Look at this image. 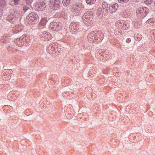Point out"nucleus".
Listing matches in <instances>:
<instances>
[{"instance_id": "obj_1", "label": "nucleus", "mask_w": 155, "mask_h": 155, "mask_svg": "<svg viewBox=\"0 0 155 155\" xmlns=\"http://www.w3.org/2000/svg\"><path fill=\"white\" fill-rule=\"evenodd\" d=\"M26 18L30 21L32 22L35 21V22L36 21H38L39 17L37 14L34 13H31L29 14L27 16Z\"/></svg>"}, {"instance_id": "obj_2", "label": "nucleus", "mask_w": 155, "mask_h": 155, "mask_svg": "<svg viewBox=\"0 0 155 155\" xmlns=\"http://www.w3.org/2000/svg\"><path fill=\"white\" fill-rule=\"evenodd\" d=\"M147 8L146 7H140L137 8L136 13L137 15L140 16H143L145 14H147Z\"/></svg>"}, {"instance_id": "obj_3", "label": "nucleus", "mask_w": 155, "mask_h": 155, "mask_svg": "<svg viewBox=\"0 0 155 155\" xmlns=\"http://www.w3.org/2000/svg\"><path fill=\"white\" fill-rule=\"evenodd\" d=\"M59 0H50L49 5L53 8L55 9L59 7Z\"/></svg>"}, {"instance_id": "obj_4", "label": "nucleus", "mask_w": 155, "mask_h": 155, "mask_svg": "<svg viewBox=\"0 0 155 155\" xmlns=\"http://www.w3.org/2000/svg\"><path fill=\"white\" fill-rule=\"evenodd\" d=\"M118 7V5L117 4L112 5L110 6H109L110 11L112 12H115L117 10Z\"/></svg>"}, {"instance_id": "obj_5", "label": "nucleus", "mask_w": 155, "mask_h": 155, "mask_svg": "<svg viewBox=\"0 0 155 155\" xmlns=\"http://www.w3.org/2000/svg\"><path fill=\"white\" fill-rule=\"evenodd\" d=\"M51 25L52 26H53L52 27V28L55 31H58L60 28V27L58 28L59 26V24L58 23L53 22L51 23Z\"/></svg>"}, {"instance_id": "obj_6", "label": "nucleus", "mask_w": 155, "mask_h": 155, "mask_svg": "<svg viewBox=\"0 0 155 155\" xmlns=\"http://www.w3.org/2000/svg\"><path fill=\"white\" fill-rule=\"evenodd\" d=\"M92 18H90L86 19V20H84V23L87 25H91L93 23Z\"/></svg>"}, {"instance_id": "obj_7", "label": "nucleus", "mask_w": 155, "mask_h": 155, "mask_svg": "<svg viewBox=\"0 0 155 155\" xmlns=\"http://www.w3.org/2000/svg\"><path fill=\"white\" fill-rule=\"evenodd\" d=\"M90 18H92V16L88 12L85 13L83 16V20H86V19Z\"/></svg>"}, {"instance_id": "obj_8", "label": "nucleus", "mask_w": 155, "mask_h": 155, "mask_svg": "<svg viewBox=\"0 0 155 155\" xmlns=\"http://www.w3.org/2000/svg\"><path fill=\"white\" fill-rule=\"evenodd\" d=\"M110 5H108V4L105 2H103L102 5V7L103 9H106L107 10L109 6H110Z\"/></svg>"}, {"instance_id": "obj_9", "label": "nucleus", "mask_w": 155, "mask_h": 155, "mask_svg": "<svg viewBox=\"0 0 155 155\" xmlns=\"http://www.w3.org/2000/svg\"><path fill=\"white\" fill-rule=\"evenodd\" d=\"M70 1V0H63L62 3L64 6H66L69 4Z\"/></svg>"}, {"instance_id": "obj_10", "label": "nucleus", "mask_w": 155, "mask_h": 155, "mask_svg": "<svg viewBox=\"0 0 155 155\" xmlns=\"http://www.w3.org/2000/svg\"><path fill=\"white\" fill-rule=\"evenodd\" d=\"M153 0H144V2L146 4L150 5L153 2Z\"/></svg>"}, {"instance_id": "obj_11", "label": "nucleus", "mask_w": 155, "mask_h": 155, "mask_svg": "<svg viewBox=\"0 0 155 155\" xmlns=\"http://www.w3.org/2000/svg\"><path fill=\"white\" fill-rule=\"evenodd\" d=\"M96 0H86V3L90 5L94 4Z\"/></svg>"}, {"instance_id": "obj_12", "label": "nucleus", "mask_w": 155, "mask_h": 155, "mask_svg": "<svg viewBox=\"0 0 155 155\" xmlns=\"http://www.w3.org/2000/svg\"><path fill=\"white\" fill-rule=\"evenodd\" d=\"M44 4L42 2H39L38 4H37L36 6L39 8H42V7L44 6Z\"/></svg>"}, {"instance_id": "obj_13", "label": "nucleus", "mask_w": 155, "mask_h": 155, "mask_svg": "<svg viewBox=\"0 0 155 155\" xmlns=\"http://www.w3.org/2000/svg\"><path fill=\"white\" fill-rule=\"evenodd\" d=\"M88 38H90L91 39H93V38L95 37V34L94 32H92L90 34L88 35Z\"/></svg>"}, {"instance_id": "obj_14", "label": "nucleus", "mask_w": 155, "mask_h": 155, "mask_svg": "<svg viewBox=\"0 0 155 155\" xmlns=\"http://www.w3.org/2000/svg\"><path fill=\"white\" fill-rule=\"evenodd\" d=\"M102 13V11L101 9L100 8L97 10V14L98 15H100Z\"/></svg>"}, {"instance_id": "obj_15", "label": "nucleus", "mask_w": 155, "mask_h": 155, "mask_svg": "<svg viewBox=\"0 0 155 155\" xmlns=\"http://www.w3.org/2000/svg\"><path fill=\"white\" fill-rule=\"evenodd\" d=\"M129 0H119V1L120 3H126Z\"/></svg>"}, {"instance_id": "obj_16", "label": "nucleus", "mask_w": 155, "mask_h": 155, "mask_svg": "<svg viewBox=\"0 0 155 155\" xmlns=\"http://www.w3.org/2000/svg\"><path fill=\"white\" fill-rule=\"evenodd\" d=\"M20 0H14V4L15 5L18 4V2Z\"/></svg>"}, {"instance_id": "obj_17", "label": "nucleus", "mask_w": 155, "mask_h": 155, "mask_svg": "<svg viewBox=\"0 0 155 155\" xmlns=\"http://www.w3.org/2000/svg\"><path fill=\"white\" fill-rule=\"evenodd\" d=\"M23 37H21L19 39H18V41H20L21 39H22V38H23Z\"/></svg>"}]
</instances>
